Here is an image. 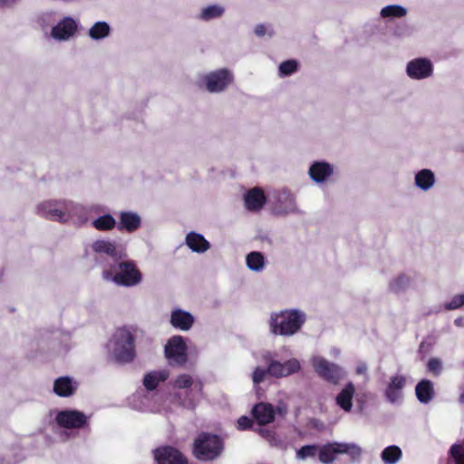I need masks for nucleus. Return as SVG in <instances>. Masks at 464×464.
Returning a JSON list of instances; mask_svg holds the SVG:
<instances>
[{"label": "nucleus", "mask_w": 464, "mask_h": 464, "mask_svg": "<svg viewBox=\"0 0 464 464\" xmlns=\"http://www.w3.org/2000/svg\"><path fill=\"white\" fill-rule=\"evenodd\" d=\"M306 321L304 312L296 309H285L273 313L270 316L269 327L276 335L290 336L300 331Z\"/></svg>", "instance_id": "nucleus-1"}, {"label": "nucleus", "mask_w": 464, "mask_h": 464, "mask_svg": "<svg viewBox=\"0 0 464 464\" xmlns=\"http://www.w3.org/2000/svg\"><path fill=\"white\" fill-rule=\"evenodd\" d=\"M115 265L102 271V277L118 285L131 287L142 280V274L133 260L117 261Z\"/></svg>", "instance_id": "nucleus-2"}, {"label": "nucleus", "mask_w": 464, "mask_h": 464, "mask_svg": "<svg viewBox=\"0 0 464 464\" xmlns=\"http://www.w3.org/2000/svg\"><path fill=\"white\" fill-rule=\"evenodd\" d=\"M225 449V441L218 434L202 431L194 440L193 456L200 461H213L219 458Z\"/></svg>", "instance_id": "nucleus-3"}, {"label": "nucleus", "mask_w": 464, "mask_h": 464, "mask_svg": "<svg viewBox=\"0 0 464 464\" xmlns=\"http://www.w3.org/2000/svg\"><path fill=\"white\" fill-rule=\"evenodd\" d=\"M113 338L115 361L120 363L132 362L136 356L133 334L126 328H120L115 332Z\"/></svg>", "instance_id": "nucleus-4"}, {"label": "nucleus", "mask_w": 464, "mask_h": 464, "mask_svg": "<svg viewBox=\"0 0 464 464\" xmlns=\"http://www.w3.org/2000/svg\"><path fill=\"white\" fill-rule=\"evenodd\" d=\"M312 365L315 373L331 384H338L343 378L344 372L343 369L338 364L329 362L323 357H314L312 361Z\"/></svg>", "instance_id": "nucleus-5"}, {"label": "nucleus", "mask_w": 464, "mask_h": 464, "mask_svg": "<svg viewBox=\"0 0 464 464\" xmlns=\"http://www.w3.org/2000/svg\"><path fill=\"white\" fill-rule=\"evenodd\" d=\"M174 387L178 389L186 390V399L184 405L188 408L194 409L196 407V398L193 396L190 398V394L194 393L198 398L203 394L204 384L201 380H193L189 374H180L177 377L174 382Z\"/></svg>", "instance_id": "nucleus-6"}, {"label": "nucleus", "mask_w": 464, "mask_h": 464, "mask_svg": "<svg viewBox=\"0 0 464 464\" xmlns=\"http://www.w3.org/2000/svg\"><path fill=\"white\" fill-rule=\"evenodd\" d=\"M69 210L68 203L60 200H46L37 206V214L42 218L64 222Z\"/></svg>", "instance_id": "nucleus-7"}, {"label": "nucleus", "mask_w": 464, "mask_h": 464, "mask_svg": "<svg viewBox=\"0 0 464 464\" xmlns=\"http://www.w3.org/2000/svg\"><path fill=\"white\" fill-rule=\"evenodd\" d=\"M165 355L171 365H184L188 360L187 345L182 336L171 337L165 346Z\"/></svg>", "instance_id": "nucleus-8"}, {"label": "nucleus", "mask_w": 464, "mask_h": 464, "mask_svg": "<svg viewBox=\"0 0 464 464\" xmlns=\"http://www.w3.org/2000/svg\"><path fill=\"white\" fill-rule=\"evenodd\" d=\"M55 420L59 427L68 430L82 429L89 424L88 417L77 410L61 411L57 413Z\"/></svg>", "instance_id": "nucleus-9"}, {"label": "nucleus", "mask_w": 464, "mask_h": 464, "mask_svg": "<svg viewBox=\"0 0 464 464\" xmlns=\"http://www.w3.org/2000/svg\"><path fill=\"white\" fill-rule=\"evenodd\" d=\"M233 81V75L227 69H219L205 76L208 92H219L224 91Z\"/></svg>", "instance_id": "nucleus-10"}, {"label": "nucleus", "mask_w": 464, "mask_h": 464, "mask_svg": "<svg viewBox=\"0 0 464 464\" xmlns=\"http://www.w3.org/2000/svg\"><path fill=\"white\" fill-rule=\"evenodd\" d=\"M301 365L298 360L293 358L285 362L276 360H271L268 362V375L275 378H282L298 372Z\"/></svg>", "instance_id": "nucleus-11"}, {"label": "nucleus", "mask_w": 464, "mask_h": 464, "mask_svg": "<svg viewBox=\"0 0 464 464\" xmlns=\"http://www.w3.org/2000/svg\"><path fill=\"white\" fill-rule=\"evenodd\" d=\"M432 63L426 58H416L410 61L406 67L407 75L411 79L421 80L432 74Z\"/></svg>", "instance_id": "nucleus-12"}, {"label": "nucleus", "mask_w": 464, "mask_h": 464, "mask_svg": "<svg viewBox=\"0 0 464 464\" xmlns=\"http://www.w3.org/2000/svg\"><path fill=\"white\" fill-rule=\"evenodd\" d=\"M154 457L158 464H188L185 456L171 446L157 449Z\"/></svg>", "instance_id": "nucleus-13"}, {"label": "nucleus", "mask_w": 464, "mask_h": 464, "mask_svg": "<svg viewBox=\"0 0 464 464\" xmlns=\"http://www.w3.org/2000/svg\"><path fill=\"white\" fill-rule=\"evenodd\" d=\"M77 30L76 22L71 17H64L52 29V36L56 40H67Z\"/></svg>", "instance_id": "nucleus-14"}, {"label": "nucleus", "mask_w": 464, "mask_h": 464, "mask_svg": "<svg viewBox=\"0 0 464 464\" xmlns=\"http://www.w3.org/2000/svg\"><path fill=\"white\" fill-rule=\"evenodd\" d=\"M141 226L140 217L132 211H121L119 214V223L117 228L119 231L133 233Z\"/></svg>", "instance_id": "nucleus-15"}, {"label": "nucleus", "mask_w": 464, "mask_h": 464, "mask_svg": "<svg viewBox=\"0 0 464 464\" xmlns=\"http://www.w3.org/2000/svg\"><path fill=\"white\" fill-rule=\"evenodd\" d=\"M246 208L250 211L260 210L266 202L264 191L260 188L249 189L244 196Z\"/></svg>", "instance_id": "nucleus-16"}, {"label": "nucleus", "mask_w": 464, "mask_h": 464, "mask_svg": "<svg viewBox=\"0 0 464 464\" xmlns=\"http://www.w3.org/2000/svg\"><path fill=\"white\" fill-rule=\"evenodd\" d=\"M276 411L272 404L259 402L252 410V415L259 425H266L275 420Z\"/></svg>", "instance_id": "nucleus-17"}, {"label": "nucleus", "mask_w": 464, "mask_h": 464, "mask_svg": "<svg viewBox=\"0 0 464 464\" xmlns=\"http://www.w3.org/2000/svg\"><path fill=\"white\" fill-rule=\"evenodd\" d=\"M170 324L176 329L188 331L194 324V317L188 312L181 309H175L172 311L170 315Z\"/></svg>", "instance_id": "nucleus-18"}, {"label": "nucleus", "mask_w": 464, "mask_h": 464, "mask_svg": "<svg viewBox=\"0 0 464 464\" xmlns=\"http://www.w3.org/2000/svg\"><path fill=\"white\" fill-rule=\"evenodd\" d=\"M76 390L77 383L68 376L59 377L53 382V392L59 397H70L75 393Z\"/></svg>", "instance_id": "nucleus-19"}, {"label": "nucleus", "mask_w": 464, "mask_h": 464, "mask_svg": "<svg viewBox=\"0 0 464 464\" xmlns=\"http://www.w3.org/2000/svg\"><path fill=\"white\" fill-rule=\"evenodd\" d=\"M406 379L402 375H396L391 378L386 388L385 395L392 403L396 402L401 397V390L405 386Z\"/></svg>", "instance_id": "nucleus-20"}, {"label": "nucleus", "mask_w": 464, "mask_h": 464, "mask_svg": "<svg viewBox=\"0 0 464 464\" xmlns=\"http://www.w3.org/2000/svg\"><path fill=\"white\" fill-rule=\"evenodd\" d=\"M355 387L353 382H348L335 398L336 404L344 411L349 412L353 408V399Z\"/></svg>", "instance_id": "nucleus-21"}, {"label": "nucleus", "mask_w": 464, "mask_h": 464, "mask_svg": "<svg viewBox=\"0 0 464 464\" xmlns=\"http://www.w3.org/2000/svg\"><path fill=\"white\" fill-rule=\"evenodd\" d=\"M334 172L333 167L324 161H316L309 169V175L317 183L324 182Z\"/></svg>", "instance_id": "nucleus-22"}, {"label": "nucleus", "mask_w": 464, "mask_h": 464, "mask_svg": "<svg viewBox=\"0 0 464 464\" xmlns=\"http://www.w3.org/2000/svg\"><path fill=\"white\" fill-rule=\"evenodd\" d=\"M92 248L95 253L108 255L112 257L115 262L121 260L123 256V253L117 249L115 243L108 240H96L92 244Z\"/></svg>", "instance_id": "nucleus-23"}, {"label": "nucleus", "mask_w": 464, "mask_h": 464, "mask_svg": "<svg viewBox=\"0 0 464 464\" xmlns=\"http://www.w3.org/2000/svg\"><path fill=\"white\" fill-rule=\"evenodd\" d=\"M186 244L197 253H204L210 247L209 242L201 234L193 231L187 234Z\"/></svg>", "instance_id": "nucleus-24"}, {"label": "nucleus", "mask_w": 464, "mask_h": 464, "mask_svg": "<svg viewBox=\"0 0 464 464\" xmlns=\"http://www.w3.org/2000/svg\"><path fill=\"white\" fill-rule=\"evenodd\" d=\"M169 372L166 370L148 372L143 378V385L148 391H154L160 382H165L169 378Z\"/></svg>", "instance_id": "nucleus-25"}, {"label": "nucleus", "mask_w": 464, "mask_h": 464, "mask_svg": "<svg viewBox=\"0 0 464 464\" xmlns=\"http://www.w3.org/2000/svg\"><path fill=\"white\" fill-rule=\"evenodd\" d=\"M339 453L338 442L327 443L318 448L319 460L324 464H330Z\"/></svg>", "instance_id": "nucleus-26"}, {"label": "nucleus", "mask_w": 464, "mask_h": 464, "mask_svg": "<svg viewBox=\"0 0 464 464\" xmlns=\"http://www.w3.org/2000/svg\"><path fill=\"white\" fill-rule=\"evenodd\" d=\"M415 393L418 400L421 403H428L433 394V388L431 382L428 380H421L415 388Z\"/></svg>", "instance_id": "nucleus-27"}, {"label": "nucleus", "mask_w": 464, "mask_h": 464, "mask_svg": "<svg viewBox=\"0 0 464 464\" xmlns=\"http://www.w3.org/2000/svg\"><path fill=\"white\" fill-rule=\"evenodd\" d=\"M116 225L117 222L111 214L102 215L92 221V227L98 231L112 230Z\"/></svg>", "instance_id": "nucleus-28"}, {"label": "nucleus", "mask_w": 464, "mask_h": 464, "mask_svg": "<svg viewBox=\"0 0 464 464\" xmlns=\"http://www.w3.org/2000/svg\"><path fill=\"white\" fill-rule=\"evenodd\" d=\"M434 183L433 172L430 169H422L415 176V184L423 190L430 188Z\"/></svg>", "instance_id": "nucleus-29"}, {"label": "nucleus", "mask_w": 464, "mask_h": 464, "mask_svg": "<svg viewBox=\"0 0 464 464\" xmlns=\"http://www.w3.org/2000/svg\"><path fill=\"white\" fill-rule=\"evenodd\" d=\"M401 450L395 445L385 448L382 452V459L386 464H395L401 458Z\"/></svg>", "instance_id": "nucleus-30"}, {"label": "nucleus", "mask_w": 464, "mask_h": 464, "mask_svg": "<svg viewBox=\"0 0 464 464\" xmlns=\"http://www.w3.org/2000/svg\"><path fill=\"white\" fill-rule=\"evenodd\" d=\"M410 277L401 274L390 282L389 289L394 294H400L404 292L410 286Z\"/></svg>", "instance_id": "nucleus-31"}, {"label": "nucleus", "mask_w": 464, "mask_h": 464, "mask_svg": "<svg viewBox=\"0 0 464 464\" xmlns=\"http://www.w3.org/2000/svg\"><path fill=\"white\" fill-rule=\"evenodd\" d=\"M110 30L106 22H97L90 28L89 35L92 39L100 40L108 36Z\"/></svg>", "instance_id": "nucleus-32"}, {"label": "nucleus", "mask_w": 464, "mask_h": 464, "mask_svg": "<svg viewBox=\"0 0 464 464\" xmlns=\"http://www.w3.org/2000/svg\"><path fill=\"white\" fill-rule=\"evenodd\" d=\"M338 448L340 454L349 455L352 460L359 459L362 455V449L356 444L338 442Z\"/></svg>", "instance_id": "nucleus-33"}, {"label": "nucleus", "mask_w": 464, "mask_h": 464, "mask_svg": "<svg viewBox=\"0 0 464 464\" xmlns=\"http://www.w3.org/2000/svg\"><path fill=\"white\" fill-rule=\"evenodd\" d=\"M247 266L254 271H259L264 267V256L260 252H251L246 256Z\"/></svg>", "instance_id": "nucleus-34"}, {"label": "nucleus", "mask_w": 464, "mask_h": 464, "mask_svg": "<svg viewBox=\"0 0 464 464\" xmlns=\"http://www.w3.org/2000/svg\"><path fill=\"white\" fill-rule=\"evenodd\" d=\"M407 14V10L396 5H387L383 7L381 11L382 17H403Z\"/></svg>", "instance_id": "nucleus-35"}, {"label": "nucleus", "mask_w": 464, "mask_h": 464, "mask_svg": "<svg viewBox=\"0 0 464 464\" xmlns=\"http://www.w3.org/2000/svg\"><path fill=\"white\" fill-rule=\"evenodd\" d=\"M223 13L224 9L222 7L214 5L204 8L200 17L201 19L208 21L221 16Z\"/></svg>", "instance_id": "nucleus-36"}, {"label": "nucleus", "mask_w": 464, "mask_h": 464, "mask_svg": "<svg viewBox=\"0 0 464 464\" xmlns=\"http://www.w3.org/2000/svg\"><path fill=\"white\" fill-rule=\"evenodd\" d=\"M317 445H305L301 447L297 452L296 457L301 459H305L307 458H314L318 452Z\"/></svg>", "instance_id": "nucleus-37"}, {"label": "nucleus", "mask_w": 464, "mask_h": 464, "mask_svg": "<svg viewBox=\"0 0 464 464\" xmlns=\"http://www.w3.org/2000/svg\"><path fill=\"white\" fill-rule=\"evenodd\" d=\"M298 69V63L295 60H287L280 63L279 72L281 75L288 76L295 72Z\"/></svg>", "instance_id": "nucleus-38"}, {"label": "nucleus", "mask_w": 464, "mask_h": 464, "mask_svg": "<svg viewBox=\"0 0 464 464\" xmlns=\"http://www.w3.org/2000/svg\"><path fill=\"white\" fill-rule=\"evenodd\" d=\"M266 375H268V367L266 369L256 367L252 375L253 382L255 384L261 383L262 382H264Z\"/></svg>", "instance_id": "nucleus-39"}, {"label": "nucleus", "mask_w": 464, "mask_h": 464, "mask_svg": "<svg viewBox=\"0 0 464 464\" xmlns=\"http://www.w3.org/2000/svg\"><path fill=\"white\" fill-rule=\"evenodd\" d=\"M450 451L457 464H464V449L462 446L453 445Z\"/></svg>", "instance_id": "nucleus-40"}, {"label": "nucleus", "mask_w": 464, "mask_h": 464, "mask_svg": "<svg viewBox=\"0 0 464 464\" xmlns=\"http://www.w3.org/2000/svg\"><path fill=\"white\" fill-rule=\"evenodd\" d=\"M464 304V295L454 296L451 301L445 304L446 309H457Z\"/></svg>", "instance_id": "nucleus-41"}, {"label": "nucleus", "mask_w": 464, "mask_h": 464, "mask_svg": "<svg viewBox=\"0 0 464 464\" xmlns=\"http://www.w3.org/2000/svg\"><path fill=\"white\" fill-rule=\"evenodd\" d=\"M237 425L240 430H245L252 427L253 420L246 416H242L238 419Z\"/></svg>", "instance_id": "nucleus-42"}, {"label": "nucleus", "mask_w": 464, "mask_h": 464, "mask_svg": "<svg viewBox=\"0 0 464 464\" xmlns=\"http://www.w3.org/2000/svg\"><path fill=\"white\" fill-rule=\"evenodd\" d=\"M260 432L262 436L265 437L272 445H276V437L273 430H261Z\"/></svg>", "instance_id": "nucleus-43"}, {"label": "nucleus", "mask_w": 464, "mask_h": 464, "mask_svg": "<svg viewBox=\"0 0 464 464\" xmlns=\"http://www.w3.org/2000/svg\"><path fill=\"white\" fill-rule=\"evenodd\" d=\"M260 432L262 436L265 437L272 445H276V437L273 430H261Z\"/></svg>", "instance_id": "nucleus-44"}, {"label": "nucleus", "mask_w": 464, "mask_h": 464, "mask_svg": "<svg viewBox=\"0 0 464 464\" xmlns=\"http://www.w3.org/2000/svg\"><path fill=\"white\" fill-rule=\"evenodd\" d=\"M255 34L258 37H263L266 34V27L263 24H259L255 27Z\"/></svg>", "instance_id": "nucleus-45"}, {"label": "nucleus", "mask_w": 464, "mask_h": 464, "mask_svg": "<svg viewBox=\"0 0 464 464\" xmlns=\"http://www.w3.org/2000/svg\"><path fill=\"white\" fill-rule=\"evenodd\" d=\"M428 369L430 372H435V358H430L428 361Z\"/></svg>", "instance_id": "nucleus-46"}, {"label": "nucleus", "mask_w": 464, "mask_h": 464, "mask_svg": "<svg viewBox=\"0 0 464 464\" xmlns=\"http://www.w3.org/2000/svg\"><path fill=\"white\" fill-rule=\"evenodd\" d=\"M427 345L428 344L426 343H421L420 345V352L423 353L425 351Z\"/></svg>", "instance_id": "nucleus-47"}, {"label": "nucleus", "mask_w": 464, "mask_h": 464, "mask_svg": "<svg viewBox=\"0 0 464 464\" xmlns=\"http://www.w3.org/2000/svg\"><path fill=\"white\" fill-rule=\"evenodd\" d=\"M365 370H366V367H365V366H359V367L357 368V372H358V373H362V372H363Z\"/></svg>", "instance_id": "nucleus-48"}, {"label": "nucleus", "mask_w": 464, "mask_h": 464, "mask_svg": "<svg viewBox=\"0 0 464 464\" xmlns=\"http://www.w3.org/2000/svg\"><path fill=\"white\" fill-rule=\"evenodd\" d=\"M277 412L279 414L283 415L285 412V411L284 409L280 408V407H277Z\"/></svg>", "instance_id": "nucleus-49"}, {"label": "nucleus", "mask_w": 464, "mask_h": 464, "mask_svg": "<svg viewBox=\"0 0 464 464\" xmlns=\"http://www.w3.org/2000/svg\"><path fill=\"white\" fill-rule=\"evenodd\" d=\"M290 201H291V205L292 207L290 208V211L294 210V198L292 196H290Z\"/></svg>", "instance_id": "nucleus-50"}, {"label": "nucleus", "mask_w": 464, "mask_h": 464, "mask_svg": "<svg viewBox=\"0 0 464 464\" xmlns=\"http://www.w3.org/2000/svg\"><path fill=\"white\" fill-rule=\"evenodd\" d=\"M460 401L464 403V392L460 395Z\"/></svg>", "instance_id": "nucleus-51"}, {"label": "nucleus", "mask_w": 464, "mask_h": 464, "mask_svg": "<svg viewBox=\"0 0 464 464\" xmlns=\"http://www.w3.org/2000/svg\"><path fill=\"white\" fill-rule=\"evenodd\" d=\"M455 322H456V324H460V319H458Z\"/></svg>", "instance_id": "nucleus-52"}]
</instances>
